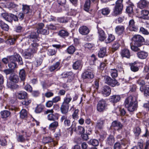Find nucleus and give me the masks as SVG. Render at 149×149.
<instances>
[{
  "instance_id": "nucleus-1",
  "label": "nucleus",
  "mask_w": 149,
  "mask_h": 149,
  "mask_svg": "<svg viewBox=\"0 0 149 149\" xmlns=\"http://www.w3.org/2000/svg\"><path fill=\"white\" fill-rule=\"evenodd\" d=\"M44 26V24L42 23L38 24L36 27L37 33L35 32L32 33L31 35L28 37L29 43L31 42H33L31 43L29 47L26 51L24 53V57L26 58H30L32 57L33 54L36 53L38 49V45L37 43L34 42L38 40V37L39 33H41L40 29Z\"/></svg>"
},
{
  "instance_id": "nucleus-2",
  "label": "nucleus",
  "mask_w": 149,
  "mask_h": 149,
  "mask_svg": "<svg viewBox=\"0 0 149 149\" xmlns=\"http://www.w3.org/2000/svg\"><path fill=\"white\" fill-rule=\"evenodd\" d=\"M9 59L10 62L8 64V66L10 68L13 70L16 67L17 64L15 62L16 61H18L20 65L23 64L22 58L19 54L17 53L15 54L13 56H10Z\"/></svg>"
},
{
  "instance_id": "nucleus-3",
  "label": "nucleus",
  "mask_w": 149,
  "mask_h": 149,
  "mask_svg": "<svg viewBox=\"0 0 149 149\" xmlns=\"http://www.w3.org/2000/svg\"><path fill=\"white\" fill-rule=\"evenodd\" d=\"M123 0H117L116 2V5L113 9V15L116 16L121 13L123 8L122 2Z\"/></svg>"
},
{
  "instance_id": "nucleus-4",
  "label": "nucleus",
  "mask_w": 149,
  "mask_h": 149,
  "mask_svg": "<svg viewBox=\"0 0 149 149\" xmlns=\"http://www.w3.org/2000/svg\"><path fill=\"white\" fill-rule=\"evenodd\" d=\"M138 94L135 93L134 95L128 97L125 100L124 104L125 107L128 106L135 102L136 101L137 98Z\"/></svg>"
},
{
  "instance_id": "nucleus-5",
  "label": "nucleus",
  "mask_w": 149,
  "mask_h": 149,
  "mask_svg": "<svg viewBox=\"0 0 149 149\" xmlns=\"http://www.w3.org/2000/svg\"><path fill=\"white\" fill-rule=\"evenodd\" d=\"M107 104L105 100H101L99 101L97 105V109L98 111L102 112L106 108Z\"/></svg>"
},
{
  "instance_id": "nucleus-6",
  "label": "nucleus",
  "mask_w": 149,
  "mask_h": 149,
  "mask_svg": "<svg viewBox=\"0 0 149 149\" xmlns=\"http://www.w3.org/2000/svg\"><path fill=\"white\" fill-rule=\"evenodd\" d=\"M132 40L134 42L136 45L141 46L142 42L144 41V39L141 36L137 35L134 36Z\"/></svg>"
},
{
  "instance_id": "nucleus-7",
  "label": "nucleus",
  "mask_w": 149,
  "mask_h": 149,
  "mask_svg": "<svg viewBox=\"0 0 149 149\" xmlns=\"http://www.w3.org/2000/svg\"><path fill=\"white\" fill-rule=\"evenodd\" d=\"M54 111L52 109H49L46 111L45 113L47 114L48 113H50L47 115V118L49 120H55L58 119V117L56 115H54L52 113Z\"/></svg>"
},
{
  "instance_id": "nucleus-8",
  "label": "nucleus",
  "mask_w": 149,
  "mask_h": 149,
  "mask_svg": "<svg viewBox=\"0 0 149 149\" xmlns=\"http://www.w3.org/2000/svg\"><path fill=\"white\" fill-rule=\"evenodd\" d=\"M128 29L131 31H136L138 29V27L135 25V22L133 19L130 20Z\"/></svg>"
},
{
  "instance_id": "nucleus-9",
  "label": "nucleus",
  "mask_w": 149,
  "mask_h": 149,
  "mask_svg": "<svg viewBox=\"0 0 149 149\" xmlns=\"http://www.w3.org/2000/svg\"><path fill=\"white\" fill-rule=\"evenodd\" d=\"M111 92V89L109 86H104L102 87V93L104 96L105 97L109 96L110 95Z\"/></svg>"
},
{
  "instance_id": "nucleus-10",
  "label": "nucleus",
  "mask_w": 149,
  "mask_h": 149,
  "mask_svg": "<svg viewBox=\"0 0 149 149\" xmlns=\"http://www.w3.org/2000/svg\"><path fill=\"white\" fill-rule=\"evenodd\" d=\"M94 76V74L92 72L86 71L82 75V77L84 79H93Z\"/></svg>"
},
{
  "instance_id": "nucleus-11",
  "label": "nucleus",
  "mask_w": 149,
  "mask_h": 149,
  "mask_svg": "<svg viewBox=\"0 0 149 149\" xmlns=\"http://www.w3.org/2000/svg\"><path fill=\"white\" fill-rule=\"evenodd\" d=\"M79 31L80 34L85 35L88 34L90 31L88 28L86 26H82L79 29Z\"/></svg>"
},
{
  "instance_id": "nucleus-12",
  "label": "nucleus",
  "mask_w": 149,
  "mask_h": 149,
  "mask_svg": "<svg viewBox=\"0 0 149 149\" xmlns=\"http://www.w3.org/2000/svg\"><path fill=\"white\" fill-rule=\"evenodd\" d=\"M138 6L141 9H143L147 7L149 2L146 0H140L138 3Z\"/></svg>"
},
{
  "instance_id": "nucleus-13",
  "label": "nucleus",
  "mask_w": 149,
  "mask_h": 149,
  "mask_svg": "<svg viewBox=\"0 0 149 149\" xmlns=\"http://www.w3.org/2000/svg\"><path fill=\"white\" fill-rule=\"evenodd\" d=\"M15 95L16 97L20 100H22L26 98L27 95L26 93L24 91H21L16 93Z\"/></svg>"
},
{
  "instance_id": "nucleus-14",
  "label": "nucleus",
  "mask_w": 149,
  "mask_h": 149,
  "mask_svg": "<svg viewBox=\"0 0 149 149\" xmlns=\"http://www.w3.org/2000/svg\"><path fill=\"white\" fill-rule=\"evenodd\" d=\"M83 65L81 61H77L74 62L73 65V68L75 70L81 69Z\"/></svg>"
},
{
  "instance_id": "nucleus-15",
  "label": "nucleus",
  "mask_w": 149,
  "mask_h": 149,
  "mask_svg": "<svg viewBox=\"0 0 149 149\" xmlns=\"http://www.w3.org/2000/svg\"><path fill=\"white\" fill-rule=\"evenodd\" d=\"M120 54L123 57L129 58L130 56L129 50L126 49H123L121 52Z\"/></svg>"
},
{
  "instance_id": "nucleus-16",
  "label": "nucleus",
  "mask_w": 149,
  "mask_h": 149,
  "mask_svg": "<svg viewBox=\"0 0 149 149\" xmlns=\"http://www.w3.org/2000/svg\"><path fill=\"white\" fill-rule=\"evenodd\" d=\"M124 29V26L122 25L117 26L115 28V32L117 34L120 35L123 33Z\"/></svg>"
},
{
  "instance_id": "nucleus-17",
  "label": "nucleus",
  "mask_w": 149,
  "mask_h": 149,
  "mask_svg": "<svg viewBox=\"0 0 149 149\" xmlns=\"http://www.w3.org/2000/svg\"><path fill=\"white\" fill-rule=\"evenodd\" d=\"M137 107V101L135 102L132 104L129 105L128 106L126 107L127 110L130 111L132 112L136 109Z\"/></svg>"
},
{
  "instance_id": "nucleus-18",
  "label": "nucleus",
  "mask_w": 149,
  "mask_h": 149,
  "mask_svg": "<svg viewBox=\"0 0 149 149\" xmlns=\"http://www.w3.org/2000/svg\"><path fill=\"white\" fill-rule=\"evenodd\" d=\"M111 125L112 126L116 127L118 130H121L123 127V125L120 122L114 121L112 123Z\"/></svg>"
},
{
  "instance_id": "nucleus-19",
  "label": "nucleus",
  "mask_w": 149,
  "mask_h": 149,
  "mask_svg": "<svg viewBox=\"0 0 149 149\" xmlns=\"http://www.w3.org/2000/svg\"><path fill=\"white\" fill-rule=\"evenodd\" d=\"M12 13L8 14L7 13H3L1 14L2 17L6 20L9 22H12Z\"/></svg>"
},
{
  "instance_id": "nucleus-20",
  "label": "nucleus",
  "mask_w": 149,
  "mask_h": 149,
  "mask_svg": "<svg viewBox=\"0 0 149 149\" xmlns=\"http://www.w3.org/2000/svg\"><path fill=\"white\" fill-rule=\"evenodd\" d=\"M141 16L140 18L145 19H149V11L146 10H143L141 11Z\"/></svg>"
},
{
  "instance_id": "nucleus-21",
  "label": "nucleus",
  "mask_w": 149,
  "mask_h": 149,
  "mask_svg": "<svg viewBox=\"0 0 149 149\" xmlns=\"http://www.w3.org/2000/svg\"><path fill=\"white\" fill-rule=\"evenodd\" d=\"M69 107V105H67L62 103L60 108L61 113L63 114H66L67 113L68 111Z\"/></svg>"
},
{
  "instance_id": "nucleus-22",
  "label": "nucleus",
  "mask_w": 149,
  "mask_h": 149,
  "mask_svg": "<svg viewBox=\"0 0 149 149\" xmlns=\"http://www.w3.org/2000/svg\"><path fill=\"white\" fill-rule=\"evenodd\" d=\"M120 99L119 95H115L110 97V101L113 103H116L118 102Z\"/></svg>"
},
{
  "instance_id": "nucleus-23",
  "label": "nucleus",
  "mask_w": 149,
  "mask_h": 149,
  "mask_svg": "<svg viewBox=\"0 0 149 149\" xmlns=\"http://www.w3.org/2000/svg\"><path fill=\"white\" fill-rule=\"evenodd\" d=\"M72 100V98L70 96V94L69 93H67L66 97L64 99V101L63 103L67 105H69V103Z\"/></svg>"
},
{
  "instance_id": "nucleus-24",
  "label": "nucleus",
  "mask_w": 149,
  "mask_h": 149,
  "mask_svg": "<svg viewBox=\"0 0 149 149\" xmlns=\"http://www.w3.org/2000/svg\"><path fill=\"white\" fill-rule=\"evenodd\" d=\"M98 56L100 58H102L106 56V49L105 47H102L100 48L98 53Z\"/></svg>"
},
{
  "instance_id": "nucleus-25",
  "label": "nucleus",
  "mask_w": 149,
  "mask_h": 149,
  "mask_svg": "<svg viewBox=\"0 0 149 149\" xmlns=\"http://www.w3.org/2000/svg\"><path fill=\"white\" fill-rule=\"evenodd\" d=\"M140 90L141 92H144L145 96H147L149 95V88L145 87L144 86H141L140 88Z\"/></svg>"
},
{
  "instance_id": "nucleus-26",
  "label": "nucleus",
  "mask_w": 149,
  "mask_h": 149,
  "mask_svg": "<svg viewBox=\"0 0 149 149\" xmlns=\"http://www.w3.org/2000/svg\"><path fill=\"white\" fill-rule=\"evenodd\" d=\"M9 79L11 81L15 83L18 82L19 80L18 76L14 74H11Z\"/></svg>"
},
{
  "instance_id": "nucleus-27",
  "label": "nucleus",
  "mask_w": 149,
  "mask_h": 149,
  "mask_svg": "<svg viewBox=\"0 0 149 149\" xmlns=\"http://www.w3.org/2000/svg\"><path fill=\"white\" fill-rule=\"evenodd\" d=\"M137 54L138 58L141 59H145L148 56L147 53L143 51L138 52Z\"/></svg>"
},
{
  "instance_id": "nucleus-28",
  "label": "nucleus",
  "mask_w": 149,
  "mask_h": 149,
  "mask_svg": "<svg viewBox=\"0 0 149 149\" xmlns=\"http://www.w3.org/2000/svg\"><path fill=\"white\" fill-rule=\"evenodd\" d=\"M99 40L101 41H103L106 38V35L102 30L99 31Z\"/></svg>"
},
{
  "instance_id": "nucleus-29",
  "label": "nucleus",
  "mask_w": 149,
  "mask_h": 149,
  "mask_svg": "<svg viewBox=\"0 0 149 149\" xmlns=\"http://www.w3.org/2000/svg\"><path fill=\"white\" fill-rule=\"evenodd\" d=\"M1 117L3 118H6L8 117L10 115V113L8 111L4 110L1 112Z\"/></svg>"
},
{
  "instance_id": "nucleus-30",
  "label": "nucleus",
  "mask_w": 149,
  "mask_h": 149,
  "mask_svg": "<svg viewBox=\"0 0 149 149\" xmlns=\"http://www.w3.org/2000/svg\"><path fill=\"white\" fill-rule=\"evenodd\" d=\"M22 10L24 14L29 13L31 12V10H30L29 6L26 5H22Z\"/></svg>"
},
{
  "instance_id": "nucleus-31",
  "label": "nucleus",
  "mask_w": 149,
  "mask_h": 149,
  "mask_svg": "<svg viewBox=\"0 0 149 149\" xmlns=\"http://www.w3.org/2000/svg\"><path fill=\"white\" fill-rule=\"evenodd\" d=\"M90 3L91 1L90 0H86L85 1L84 6V9L85 11L87 12L89 11Z\"/></svg>"
},
{
  "instance_id": "nucleus-32",
  "label": "nucleus",
  "mask_w": 149,
  "mask_h": 149,
  "mask_svg": "<svg viewBox=\"0 0 149 149\" xmlns=\"http://www.w3.org/2000/svg\"><path fill=\"white\" fill-rule=\"evenodd\" d=\"M42 62V60L41 58H36L35 61L33 63V66L37 67L40 65Z\"/></svg>"
},
{
  "instance_id": "nucleus-33",
  "label": "nucleus",
  "mask_w": 149,
  "mask_h": 149,
  "mask_svg": "<svg viewBox=\"0 0 149 149\" xmlns=\"http://www.w3.org/2000/svg\"><path fill=\"white\" fill-rule=\"evenodd\" d=\"M0 26L3 30L8 31L9 29L8 26L1 20L0 21Z\"/></svg>"
},
{
  "instance_id": "nucleus-34",
  "label": "nucleus",
  "mask_w": 149,
  "mask_h": 149,
  "mask_svg": "<svg viewBox=\"0 0 149 149\" xmlns=\"http://www.w3.org/2000/svg\"><path fill=\"white\" fill-rule=\"evenodd\" d=\"M115 39V36L112 34H110L109 35L107 39L105 40V42L107 44L113 41Z\"/></svg>"
},
{
  "instance_id": "nucleus-35",
  "label": "nucleus",
  "mask_w": 149,
  "mask_h": 149,
  "mask_svg": "<svg viewBox=\"0 0 149 149\" xmlns=\"http://www.w3.org/2000/svg\"><path fill=\"white\" fill-rule=\"evenodd\" d=\"M58 125V123L57 121H54L51 123L49 125V129L52 130H54L56 129Z\"/></svg>"
},
{
  "instance_id": "nucleus-36",
  "label": "nucleus",
  "mask_w": 149,
  "mask_h": 149,
  "mask_svg": "<svg viewBox=\"0 0 149 149\" xmlns=\"http://www.w3.org/2000/svg\"><path fill=\"white\" fill-rule=\"evenodd\" d=\"M27 115V112L26 110L25 109H22L20 112V117L22 118H26Z\"/></svg>"
},
{
  "instance_id": "nucleus-37",
  "label": "nucleus",
  "mask_w": 149,
  "mask_h": 149,
  "mask_svg": "<svg viewBox=\"0 0 149 149\" xmlns=\"http://www.w3.org/2000/svg\"><path fill=\"white\" fill-rule=\"evenodd\" d=\"M79 110L78 109H75L72 114V118L74 120H77L79 118Z\"/></svg>"
},
{
  "instance_id": "nucleus-38",
  "label": "nucleus",
  "mask_w": 149,
  "mask_h": 149,
  "mask_svg": "<svg viewBox=\"0 0 149 149\" xmlns=\"http://www.w3.org/2000/svg\"><path fill=\"white\" fill-rule=\"evenodd\" d=\"M75 50L74 47L72 45L70 46L66 50L67 52L69 54H73L75 52Z\"/></svg>"
},
{
  "instance_id": "nucleus-39",
  "label": "nucleus",
  "mask_w": 149,
  "mask_h": 149,
  "mask_svg": "<svg viewBox=\"0 0 149 149\" xmlns=\"http://www.w3.org/2000/svg\"><path fill=\"white\" fill-rule=\"evenodd\" d=\"M104 123V121L101 120H98L96 124V128L99 129H102Z\"/></svg>"
},
{
  "instance_id": "nucleus-40",
  "label": "nucleus",
  "mask_w": 149,
  "mask_h": 149,
  "mask_svg": "<svg viewBox=\"0 0 149 149\" xmlns=\"http://www.w3.org/2000/svg\"><path fill=\"white\" fill-rule=\"evenodd\" d=\"M60 65V63L59 62H56L54 65H52L49 68L51 72L54 71Z\"/></svg>"
},
{
  "instance_id": "nucleus-41",
  "label": "nucleus",
  "mask_w": 149,
  "mask_h": 149,
  "mask_svg": "<svg viewBox=\"0 0 149 149\" xmlns=\"http://www.w3.org/2000/svg\"><path fill=\"white\" fill-rule=\"evenodd\" d=\"M88 143L94 146H96L98 145V141L95 139H91L88 142Z\"/></svg>"
},
{
  "instance_id": "nucleus-42",
  "label": "nucleus",
  "mask_w": 149,
  "mask_h": 149,
  "mask_svg": "<svg viewBox=\"0 0 149 149\" xmlns=\"http://www.w3.org/2000/svg\"><path fill=\"white\" fill-rule=\"evenodd\" d=\"M19 76L21 80L24 81L25 78L26 74L25 71L23 70H21L19 72Z\"/></svg>"
},
{
  "instance_id": "nucleus-43",
  "label": "nucleus",
  "mask_w": 149,
  "mask_h": 149,
  "mask_svg": "<svg viewBox=\"0 0 149 149\" xmlns=\"http://www.w3.org/2000/svg\"><path fill=\"white\" fill-rule=\"evenodd\" d=\"M58 35L61 37H65L68 36L69 33L67 31L62 30L59 31Z\"/></svg>"
},
{
  "instance_id": "nucleus-44",
  "label": "nucleus",
  "mask_w": 149,
  "mask_h": 149,
  "mask_svg": "<svg viewBox=\"0 0 149 149\" xmlns=\"http://www.w3.org/2000/svg\"><path fill=\"white\" fill-rule=\"evenodd\" d=\"M114 142V139L113 136H110L107 138V143L110 145L113 144Z\"/></svg>"
},
{
  "instance_id": "nucleus-45",
  "label": "nucleus",
  "mask_w": 149,
  "mask_h": 149,
  "mask_svg": "<svg viewBox=\"0 0 149 149\" xmlns=\"http://www.w3.org/2000/svg\"><path fill=\"white\" fill-rule=\"evenodd\" d=\"M25 136L24 135H19L18 137L17 138V140L18 141L23 142H24L26 140L27 141L29 140V139L26 138V139L25 138Z\"/></svg>"
},
{
  "instance_id": "nucleus-46",
  "label": "nucleus",
  "mask_w": 149,
  "mask_h": 149,
  "mask_svg": "<svg viewBox=\"0 0 149 149\" xmlns=\"http://www.w3.org/2000/svg\"><path fill=\"white\" fill-rule=\"evenodd\" d=\"M43 108V106L41 105H38L36 107L35 112L37 113H39L41 112Z\"/></svg>"
},
{
  "instance_id": "nucleus-47",
  "label": "nucleus",
  "mask_w": 149,
  "mask_h": 149,
  "mask_svg": "<svg viewBox=\"0 0 149 149\" xmlns=\"http://www.w3.org/2000/svg\"><path fill=\"white\" fill-rule=\"evenodd\" d=\"M16 40L15 38H13L11 37H9L8 39L7 40L6 42L7 43L10 45H13Z\"/></svg>"
},
{
  "instance_id": "nucleus-48",
  "label": "nucleus",
  "mask_w": 149,
  "mask_h": 149,
  "mask_svg": "<svg viewBox=\"0 0 149 149\" xmlns=\"http://www.w3.org/2000/svg\"><path fill=\"white\" fill-rule=\"evenodd\" d=\"M110 10L108 8H106L102 9L101 10V13L104 15H107L109 14Z\"/></svg>"
},
{
  "instance_id": "nucleus-49",
  "label": "nucleus",
  "mask_w": 149,
  "mask_h": 149,
  "mask_svg": "<svg viewBox=\"0 0 149 149\" xmlns=\"http://www.w3.org/2000/svg\"><path fill=\"white\" fill-rule=\"evenodd\" d=\"M110 73L113 78L116 77L118 76L117 71L116 69H111L110 71Z\"/></svg>"
},
{
  "instance_id": "nucleus-50",
  "label": "nucleus",
  "mask_w": 149,
  "mask_h": 149,
  "mask_svg": "<svg viewBox=\"0 0 149 149\" xmlns=\"http://www.w3.org/2000/svg\"><path fill=\"white\" fill-rule=\"evenodd\" d=\"M140 46L136 45L135 43H134V45H131V48L133 51L136 52L140 50V49L139 47Z\"/></svg>"
},
{
  "instance_id": "nucleus-51",
  "label": "nucleus",
  "mask_w": 149,
  "mask_h": 149,
  "mask_svg": "<svg viewBox=\"0 0 149 149\" xmlns=\"http://www.w3.org/2000/svg\"><path fill=\"white\" fill-rule=\"evenodd\" d=\"M109 85L114 87L116 86H118L119 85V83L116 80L114 79L112 80L109 84Z\"/></svg>"
},
{
  "instance_id": "nucleus-52",
  "label": "nucleus",
  "mask_w": 149,
  "mask_h": 149,
  "mask_svg": "<svg viewBox=\"0 0 149 149\" xmlns=\"http://www.w3.org/2000/svg\"><path fill=\"white\" fill-rule=\"evenodd\" d=\"M96 58L94 55L93 54L91 57L90 59V63L91 65H94L95 62L96 60Z\"/></svg>"
},
{
  "instance_id": "nucleus-53",
  "label": "nucleus",
  "mask_w": 149,
  "mask_h": 149,
  "mask_svg": "<svg viewBox=\"0 0 149 149\" xmlns=\"http://www.w3.org/2000/svg\"><path fill=\"white\" fill-rule=\"evenodd\" d=\"M134 5L132 3L130 6H128L126 8V11L128 13H131L133 12Z\"/></svg>"
},
{
  "instance_id": "nucleus-54",
  "label": "nucleus",
  "mask_w": 149,
  "mask_h": 149,
  "mask_svg": "<svg viewBox=\"0 0 149 149\" xmlns=\"http://www.w3.org/2000/svg\"><path fill=\"white\" fill-rule=\"evenodd\" d=\"M134 132L135 135L138 136L141 133V129L139 127H137L134 129Z\"/></svg>"
},
{
  "instance_id": "nucleus-55",
  "label": "nucleus",
  "mask_w": 149,
  "mask_h": 149,
  "mask_svg": "<svg viewBox=\"0 0 149 149\" xmlns=\"http://www.w3.org/2000/svg\"><path fill=\"white\" fill-rule=\"evenodd\" d=\"M94 46L93 45V44L89 43H86L85 44L84 46L86 49H88L89 50H91Z\"/></svg>"
},
{
  "instance_id": "nucleus-56",
  "label": "nucleus",
  "mask_w": 149,
  "mask_h": 149,
  "mask_svg": "<svg viewBox=\"0 0 149 149\" xmlns=\"http://www.w3.org/2000/svg\"><path fill=\"white\" fill-rule=\"evenodd\" d=\"M43 141L45 143H48L51 142L53 141V140L50 137H45L43 138Z\"/></svg>"
},
{
  "instance_id": "nucleus-57",
  "label": "nucleus",
  "mask_w": 149,
  "mask_h": 149,
  "mask_svg": "<svg viewBox=\"0 0 149 149\" xmlns=\"http://www.w3.org/2000/svg\"><path fill=\"white\" fill-rule=\"evenodd\" d=\"M77 131L80 134H83L85 132V129L83 127L81 126H79L78 127Z\"/></svg>"
},
{
  "instance_id": "nucleus-58",
  "label": "nucleus",
  "mask_w": 149,
  "mask_h": 149,
  "mask_svg": "<svg viewBox=\"0 0 149 149\" xmlns=\"http://www.w3.org/2000/svg\"><path fill=\"white\" fill-rule=\"evenodd\" d=\"M31 99L28 98L26 99L22 102V104L23 105H28L31 103Z\"/></svg>"
},
{
  "instance_id": "nucleus-59",
  "label": "nucleus",
  "mask_w": 149,
  "mask_h": 149,
  "mask_svg": "<svg viewBox=\"0 0 149 149\" xmlns=\"http://www.w3.org/2000/svg\"><path fill=\"white\" fill-rule=\"evenodd\" d=\"M137 83L141 86H143V85L145 84V82L141 78H139L137 81Z\"/></svg>"
},
{
  "instance_id": "nucleus-60",
  "label": "nucleus",
  "mask_w": 149,
  "mask_h": 149,
  "mask_svg": "<svg viewBox=\"0 0 149 149\" xmlns=\"http://www.w3.org/2000/svg\"><path fill=\"white\" fill-rule=\"evenodd\" d=\"M104 78L105 83L108 85L109 84L111 81L113 80L110 77L108 76L105 77Z\"/></svg>"
},
{
  "instance_id": "nucleus-61",
  "label": "nucleus",
  "mask_w": 149,
  "mask_h": 149,
  "mask_svg": "<svg viewBox=\"0 0 149 149\" xmlns=\"http://www.w3.org/2000/svg\"><path fill=\"white\" fill-rule=\"evenodd\" d=\"M7 144V142L5 139H0V145L5 146Z\"/></svg>"
},
{
  "instance_id": "nucleus-62",
  "label": "nucleus",
  "mask_w": 149,
  "mask_h": 149,
  "mask_svg": "<svg viewBox=\"0 0 149 149\" xmlns=\"http://www.w3.org/2000/svg\"><path fill=\"white\" fill-rule=\"evenodd\" d=\"M54 95V93L50 91H47L46 92L45 94V96L47 98H49L53 96Z\"/></svg>"
},
{
  "instance_id": "nucleus-63",
  "label": "nucleus",
  "mask_w": 149,
  "mask_h": 149,
  "mask_svg": "<svg viewBox=\"0 0 149 149\" xmlns=\"http://www.w3.org/2000/svg\"><path fill=\"white\" fill-rule=\"evenodd\" d=\"M140 31L144 34L148 35L149 34V33L147 30L143 27L140 28Z\"/></svg>"
},
{
  "instance_id": "nucleus-64",
  "label": "nucleus",
  "mask_w": 149,
  "mask_h": 149,
  "mask_svg": "<svg viewBox=\"0 0 149 149\" xmlns=\"http://www.w3.org/2000/svg\"><path fill=\"white\" fill-rule=\"evenodd\" d=\"M131 69L133 72H136L139 70V68L137 66L132 64L131 66Z\"/></svg>"
}]
</instances>
